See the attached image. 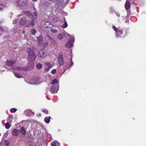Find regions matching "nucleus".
<instances>
[{
    "instance_id": "nucleus-31",
    "label": "nucleus",
    "mask_w": 146,
    "mask_h": 146,
    "mask_svg": "<svg viewBox=\"0 0 146 146\" xmlns=\"http://www.w3.org/2000/svg\"><path fill=\"white\" fill-rule=\"evenodd\" d=\"M31 34L33 35H35L36 32V31L34 29H32L31 30Z\"/></svg>"
},
{
    "instance_id": "nucleus-8",
    "label": "nucleus",
    "mask_w": 146,
    "mask_h": 146,
    "mask_svg": "<svg viewBox=\"0 0 146 146\" xmlns=\"http://www.w3.org/2000/svg\"><path fill=\"white\" fill-rule=\"evenodd\" d=\"M32 81L33 82V84H39L41 83L43 81H42L41 79L38 76H36L32 79ZM31 84H33V83H31Z\"/></svg>"
},
{
    "instance_id": "nucleus-47",
    "label": "nucleus",
    "mask_w": 146,
    "mask_h": 146,
    "mask_svg": "<svg viewBox=\"0 0 146 146\" xmlns=\"http://www.w3.org/2000/svg\"><path fill=\"white\" fill-rule=\"evenodd\" d=\"M66 34H67V35L68 36H70V35L68 33H66Z\"/></svg>"
},
{
    "instance_id": "nucleus-44",
    "label": "nucleus",
    "mask_w": 146,
    "mask_h": 146,
    "mask_svg": "<svg viewBox=\"0 0 146 146\" xmlns=\"http://www.w3.org/2000/svg\"><path fill=\"white\" fill-rule=\"evenodd\" d=\"M22 33L23 34H25V31H22Z\"/></svg>"
},
{
    "instance_id": "nucleus-10",
    "label": "nucleus",
    "mask_w": 146,
    "mask_h": 146,
    "mask_svg": "<svg viewBox=\"0 0 146 146\" xmlns=\"http://www.w3.org/2000/svg\"><path fill=\"white\" fill-rule=\"evenodd\" d=\"M42 27L44 28H49L52 27L53 25L49 22H43L42 23Z\"/></svg>"
},
{
    "instance_id": "nucleus-28",
    "label": "nucleus",
    "mask_w": 146,
    "mask_h": 146,
    "mask_svg": "<svg viewBox=\"0 0 146 146\" xmlns=\"http://www.w3.org/2000/svg\"><path fill=\"white\" fill-rule=\"evenodd\" d=\"M11 127V124L9 122L6 123L5 125V127L7 129H9Z\"/></svg>"
},
{
    "instance_id": "nucleus-49",
    "label": "nucleus",
    "mask_w": 146,
    "mask_h": 146,
    "mask_svg": "<svg viewBox=\"0 0 146 146\" xmlns=\"http://www.w3.org/2000/svg\"><path fill=\"white\" fill-rule=\"evenodd\" d=\"M32 0L33 1H35L36 0Z\"/></svg>"
},
{
    "instance_id": "nucleus-13",
    "label": "nucleus",
    "mask_w": 146,
    "mask_h": 146,
    "mask_svg": "<svg viewBox=\"0 0 146 146\" xmlns=\"http://www.w3.org/2000/svg\"><path fill=\"white\" fill-rule=\"evenodd\" d=\"M58 61L60 65H62L63 64V61L62 56L60 55L58 58Z\"/></svg>"
},
{
    "instance_id": "nucleus-19",
    "label": "nucleus",
    "mask_w": 146,
    "mask_h": 146,
    "mask_svg": "<svg viewBox=\"0 0 146 146\" xmlns=\"http://www.w3.org/2000/svg\"><path fill=\"white\" fill-rule=\"evenodd\" d=\"M130 7V4L129 2L127 0L125 4V7L126 9H129Z\"/></svg>"
},
{
    "instance_id": "nucleus-26",
    "label": "nucleus",
    "mask_w": 146,
    "mask_h": 146,
    "mask_svg": "<svg viewBox=\"0 0 146 146\" xmlns=\"http://www.w3.org/2000/svg\"><path fill=\"white\" fill-rule=\"evenodd\" d=\"M14 74L15 76L17 78H22L21 74L19 73H15Z\"/></svg>"
},
{
    "instance_id": "nucleus-11",
    "label": "nucleus",
    "mask_w": 146,
    "mask_h": 146,
    "mask_svg": "<svg viewBox=\"0 0 146 146\" xmlns=\"http://www.w3.org/2000/svg\"><path fill=\"white\" fill-rule=\"evenodd\" d=\"M38 55L39 57L42 58L45 56V53L42 50H40L38 52Z\"/></svg>"
},
{
    "instance_id": "nucleus-35",
    "label": "nucleus",
    "mask_w": 146,
    "mask_h": 146,
    "mask_svg": "<svg viewBox=\"0 0 146 146\" xmlns=\"http://www.w3.org/2000/svg\"><path fill=\"white\" fill-rule=\"evenodd\" d=\"M42 111L43 112H44L46 114H47L48 113V111L46 109H43L42 110Z\"/></svg>"
},
{
    "instance_id": "nucleus-15",
    "label": "nucleus",
    "mask_w": 146,
    "mask_h": 146,
    "mask_svg": "<svg viewBox=\"0 0 146 146\" xmlns=\"http://www.w3.org/2000/svg\"><path fill=\"white\" fill-rule=\"evenodd\" d=\"M25 113L27 116H29L33 115L34 114V113L32 111L30 110H27L25 111Z\"/></svg>"
},
{
    "instance_id": "nucleus-25",
    "label": "nucleus",
    "mask_w": 146,
    "mask_h": 146,
    "mask_svg": "<svg viewBox=\"0 0 146 146\" xmlns=\"http://www.w3.org/2000/svg\"><path fill=\"white\" fill-rule=\"evenodd\" d=\"M13 119V117L12 116H9L7 117V121L8 122L11 123Z\"/></svg>"
},
{
    "instance_id": "nucleus-43",
    "label": "nucleus",
    "mask_w": 146,
    "mask_h": 146,
    "mask_svg": "<svg viewBox=\"0 0 146 146\" xmlns=\"http://www.w3.org/2000/svg\"><path fill=\"white\" fill-rule=\"evenodd\" d=\"M48 42L47 41L46 42H45L44 43V46H46L48 44Z\"/></svg>"
},
{
    "instance_id": "nucleus-42",
    "label": "nucleus",
    "mask_w": 146,
    "mask_h": 146,
    "mask_svg": "<svg viewBox=\"0 0 146 146\" xmlns=\"http://www.w3.org/2000/svg\"><path fill=\"white\" fill-rule=\"evenodd\" d=\"M3 31V29L0 26V34H1V32Z\"/></svg>"
},
{
    "instance_id": "nucleus-17",
    "label": "nucleus",
    "mask_w": 146,
    "mask_h": 146,
    "mask_svg": "<svg viewBox=\"0 0 146 146\" xmlns=\"http://www.w3.org/2000/svg\"><path fill=\"white\" fill-rule=\"evenodd\" d=\"M70 64L69 65L68 64H66V65L65 67L66 68H65V70H64V72L66 71V70L69 68L70 67H71L73 65V63L72 62V59L70 60Z\"/></svg>"
},
{
    "instance_id": "nucleus-4",
    "label": "nucleus",
    "mask_w": 146,
    "mask_h": 146,
    "mask_svg": "<svg viewBox=\"0 0 146 146\" xmlns=\"http://www.w3.org/2000/svg\"><path fill=\"white\" fill-rule=\"evenodd\" d=\"M74 41V37H71L68 39V42L66 44L65 46L67 48H70L73 46Z\"/></svg>"
},
{
    "instance_id": "nucleus-22",
    "label": "nucleus",
    "mask_w": 146,
    "mask_h": 146,
    "mask_svg": "<svg viewBox=\"0 0 146 146\" xmlns=\"http://www.w3.org/2000/svg\"><path fill=\"white\" fill-rule=\"evenodd\" d=\"M50 116L46 117L44 119V121L46 123H48L50 122Z\"/></svg>"
},
{
    "instance_id": "nucleus-3",
    "label": "nucleus",
    "mask_w": 146,
    "mask_h": 146,
    "mask_svg": "<svg viewBox=\"0 0 146 146\" xmlns=\"http://www.w3.org/2000/svg\"><path fill=\"white\" fill-rule=\"evenodd\" d=\"M112 28L115 31L116 36L120 37L123 33V31L119 27L117 28L115 26H113Z\"/></svg>"
},
{
    "instance_id": "nucleus-7",
    "label": "nucleus",
    "mask_w": 146,
    "mask_h": 146,
    "mask_svg": "<svg viewBox=\"0 0 146 146\" xmlns=\"http://www.w3.org/2000/svg\"><path fill=\"white\" fill-rule=\"evenodd\" d=\"M16 4L18 6L25 7L27 4L26 0H17Z\"/></svg>"
},
{
    "instance_id": "nucleus-34",
    "label": "nucleus",
    "mask_w": 146,
    "mask_h": 146,
    "mask_svg": "<svg viewBox=\"0 0 146 146\" xmlns=\"http://www.w3.org/2000/svg\"><path fill=\"white\" fill-rule=\"evenodd\" d=\"M17 110V109L15 108H12L10 110V112L11 113H15Z\"/></svg>"
},
{
    "instance_id": "nucleus-2",
    "label": "nucleus",
    "mask_w": 146,
    "mask_h": 146,
    "mask_svg": "<svg viewBox=\"0 0 146 146\" xmlns=\"http://www.w3.org/2000/svg\"><path fill=\"white\" fill-rule=\"evenodd\" d=\"M6 64L9 66H11V68L13 69H17L19 71L25 70L26 69L23 68L21 67L15 66L14 67L13 65L15 63V62L14 61H7L6 62Z\"/></svg>"
},
{
    "instance_id": "nucleus-12",
    "label": "nucleus",
    "mask_w": 146,
    "mask_h": 146,
    "mask_svg": "<svg viewBox=\"0 0 146 146\" xmlns=\"http://www.w3.org/2000/svg\"><path fill=\"white\" fill-rule=\"evenodd\" d=\"M11 134L14 136H17L19 135V131L16 129H14L12 130Z\"/></svg>"
},
{
    "instance_id": "nucleus-45",
    "label": "nucleus",
    "mask_w": 146,
    "mask_h": 146,
    "mask_svg": "<svg viewBox=\"0 0 146 146\" xmlns=\"http://www.w3.org/2000/svg\"><path fill=\"white\" fill-rule=\"evenodd\" d=\"M26 35H25L24 36V37L23 38L24 39H27V38H26Z\"/></svg>"
},
{
    "instance_id": "nucleus-24",
    "label": "nucleus",
    "mask_w": 146,
    "mask_h": 146,
    "mask_svg": "<svg viewBox=\"0 0 146 146\" xmlns=\"http://www.w3.org/2000/svg\"><path fill=\"white\" fill-rule=\"evenodd\" d=\"M29 122H28L27 121H25L23 123V125H24V127H25L26 129L27 128V127L29 125Z\"/></svg>"
},
{
    "instance_id": "nucleus-30",
    "label": "nucleus",
    "mask_w": 146,
    "mask_h": 146,
    "mask_svg": "<svg viewBox=\"0 0 146 146\" xmlns=\"http://www.w3.org/2000/svg\"><path fill=\"white\" fill-rule=\"evenodd\" d=\"M68 0H60V2L62 4H64L66 3Z\"/></svg>"
},
{
    "instance_id": "nucleus-6",
    "label": "nucleus",
    "mask_w": 146,
    "mask_h": 146,
    "mask_svg": "<svg viewBox=\"0 0 146 146\" xmlns=\"http://www.w3.org/2000/svg\"><path fill=\"white\" fill-rule=\"evenodd\" d=\"M28 58L29 61L31 62L32 66L33 67L34 66L33 63L32 62L35 61L36 59V56L34 54V53L28 55Z\"/></svg>"
},
{
    "instance_id": "nucleus-16",
    "label": "nucleus",
    "mask_w": 146,
    "mask_h": 146,
    "mask_svg": "<svg viewBox=\"0 0 146 146\" xmlns=\"http://www.w3.org/2000/svg\"><path fill=\"white\" fill-rule=\"evenodd\" d=\"M37 39L40 45H41L43 40L42 36L41 35H40L38 36L37 37Z\"/></svg>"
},
{
    "instance_id": "nucleus-38",
    "label": "nucleus",
    "mask_w": 146,
    "mask_h": 146,
    "mask_svg": "<svg viewBox=\"0 0 146 146\" xmlns=\"http://www.w3.org/2000/svg\"><path fill=\"white\" fill-rule=\"evenodd\" d=\"M56 72V69H54L51 72V73L52 74H54Z\"/></svg>"
},
{
    "instance_id": "nucleus-36",
    "label": "nucleus",
    "mask_w": 146,
    "mask_h": 146,
    "mask_svg": "<svg viewBox=\"0 0 146 146\" xmlns=\"http://www.w3.org/2000/svg\"><path fill=\"white\" fill-rule=\"evenodd\" d=\"M51 31L52 33H56L57 32V30L55 29H51Z\"/></svg>"
},
{
    "instance_id": "nucleus-14",
    "label": "nucleus",
    "mask_w": 146,
    "mask_h": 146,
    "mask_svg": "<svg viewBox=\"0 0 146 146\" xmlns=\"http://www.w3.org/2000/svg\"><path fill=\"white\" fill-rule=\"evenodd\" d=\"M26 129L24 126L21 127L20 130V132L23 135H25L26 134Z\"/></svg>"
},
{
    "instance_id": "nucleus-27",
    "label": "nucleus",
    "mask_w": 146,
    "mask_h": 146,
    "mask_svg": "<svg viewBox=\"0 0 146 146\" xmlns=\"http://www.w3.org/2000/svg\"><path fill=\"white\" fill-rule=\"evenodd\" d=\"M36 67L37 68L40 69L42 67V65L40 63H38L36 65Z\"/></svg>"
},
{
    "instance_id": "nucleus-37",
    "label": "nucleus",
    "mask_w": 146,
    "mask_h": 146,
    "mask_svg": "<svg viewBox=\"0 0 146 146\" xmlns=\"http://www.w3.org/2000/svg\"><path fill=\"white\" fill-rule=\"evenodd\" d=\"M4 5H2V4H0V10H2L4 8Z\"/></svg>"
},
{
    "instance_id": "nucleus-32",
    "label": "nucleus",
    "mask_w": 146,
    "mask_h": 146,
    "mask_svg": "<svg viewBox=\"0 0 146 146\" xmlns=\"http://www.w3.org/2000/svg\"><path fill=\"white\" fill-rule=\"evenodd\" d=\"M9 144V141L5 140L4 141V145L5 146H8Z\"/></svg>"
},
{
    "instance_id": "nucleus-5",
    "label": "nucleus",
    "mask_w": 146,
    "mask_h": 146,
    "mask_svg": "<svg viewBox=\"0 0 146 146\" xmlns=\"http://www.w3.org/2000/svg\"><path fill=\"white\" fill-rule=\"evenodd\" d=\"M45 39L46 41L48 42L49 43H50L52 44H54L56 43V42L49 35H47L45 36Z\"/></svg>"
},
{
    "instance_id": "nucleus-23",
    "label": "nucleus",
    "mask_w": 146,
    "mask_h": 146,
    "mask_svg": "<svg viewBox=\"0 0 146 146\" xmlns=\"http://www.w3.org/2000/svg\"><path fill=\"white\" fill-rule=\"evenodd\" d=\"M52 85H54V86H56V84H58V81L56 79L53 80L51 83Z\"/></svg>"
},
{
    "instance_id": "nucleus-39",
    "label": "nucleus",
    "mask_w": 146,
    "mask_h": 146,
    "mask_svg": "<svg viewBox=\"0 0 146 146\" xmlns=\"http://www.w3.org/2000/svg\"><path fill=\"white\" fill-rule=\"evenodd\" d=\"M33 14L36 17V18L38 17V15H37V13L36 12H34L33 13Z\"/></svg>"
},
{
    "instance_id": "nucleus-9",
    "label": "nucleus",
    "mask_w": 146,
    "mask_h": 146,
    "mask_svg": "<svg viewBox=\"0 0 146 146\" xmlns=\"http://www.w3.org/2000/svg\"><path fill=\"white\" fill-rule=\"evenodd\" d=\"M59 89V84H56V86H52L50 89V92L52 94L56 93L57 92Z\"/></svg>"
},
{
    "instance_id": "nucleus-46",
    "label": "nucleus",
    "mask_w": 146,
    "mask_h": 146,
    "mask_svg": "<svg viewBox=\"0 0 146 146\" xmlns=\"http://www.w3.org/2000/svg\"><path fill=\"white\" fill-rule=\"evenodd\" d=\"M13 23H14H14H15V24L16 23V21H15V20H13Z\"/></svg>"
},
{
    "instance_id": "nucleus-21",
    "label": "nucleus",
    "mask_w": 146,
    "mask_h": 146,
    "mask_svg": "<svg viewBox=\"0 0 146 146\" xmlns=\"http://www.w3.org/2000/svg\"><path fill=\"white\" fill-rule=\"evenodd\" d=\"M51 146H60V143L57 141H54L51 143Z\"/></svg>"
},
{
    "instance_id": "nucleus-48",
    "label": "nucleus",
    "mask_w": 146,
    "mask_h": 146,
    "mask_svg": "<svg viewBox=\"0 0 146 146\" xmlns=\"http://www.w3.org/2000/svg\"><path fill=\"white\" fill-rule=\"evenodd\" d=\"M11 14L12 15L13 14V13H11Z\"/></svg>"
},
{
    "instance_id": "nucleus-40",
    "label": "nucleus",
    "mask_w": 146,
    "mask_h": 146,
    "mask_svg": "<svg viewBox=\"0 0 146 146\" xmlns=\"http://www.w3.org/2000/svg\"><path fill=\"white\" fill-rule=\"evenodd\" d=\"M115 14L117 16V17H119L120 16V15L119 13L118 12H115Z\"/></svg>"
},
{
    "instance_id": "nucleus-20",
    "label": "nucleus",
    "mask_w": 146,
    "mask_h": 146,
    "mask_svg": "<svg viewBox=\"0 0 146 146\" xmlns=\"http://www.w3.org/2000/svg\"><path fill=\"white\" fill-rule=\"evenodd\" d=\"M27 53L28 55H31L34 53V52L33 51V50L30 48H28Z\"/></svg>"
},
{
    "instance_id": "nucleus-18",
    "label": "nucleus",
    "mask_w": 146,
    "mask_h": 146,
    "mask_svg": "<svg viewBox=\"0 0 146 146\" xmlns=\"http://www.w3.org/2000/svg\"><path fill=\"white\" fill-rule=\"evenodd\" d=\"M65 35L64 33H60L58 35V37L59 39H62Z\"/></svg>"
},
{
    "instance_id": "nucleus-29",
    "label": "nucleus",
    "mask_w": 146,
    "mask_h": 146,
    "mask_svg": "<svg viewBox=\"0 0 146 146\" xmlns=\"http://www.w3.org/2000/svg\"><path fill=\"white\" fill-rule=\"evenodd\" d=\"M45 65L46 66H47V67H48V68H51L52 67V65H51V64H50V63H49V62H46L45 63Z\"/></svg>"
},
{
    "instance_id": "nucleus-1",
    "label": "nucleus",
    "mask_w": 146,
    "mask_h": 146,
    "mask_svg": "<svg viewBox=\"0 0 146 146\" xmlns=\"http://www.w3.org/2000/svg\"><path fill=\"white\" fill-rule=\"evenodd\" d=\"M25 14L24 15L20 14L17 15L18 17H23L22 18L20 19L19 18L18 20L20 25H23L26 24L28 26L29 25H31L32 26H33L35 25V21L33 20H31V21L27 19V17L31 18L32 19L33 18V16L31 14V13L29 11H25Z\"/></svg>"
},
{
    "instance_id": "nucleus-33",
    "label": "nucleus",
    "mask_w": 146,
    "mask_h": 146,
    "mask_svg": "<svg viewBox=\"0 0 146 146\" xmlns=\"http://www.w3.org/2000/svg\"><path fill=\"white\" fill-rule=\"evenodd\" d=\"M68 24L66 22H64L63 25L62 26V27L63 28H65L67 27Z\"/></svg>"
},
{
    "instance_id": "nucleus-41",
    "label": "nucleus",
    "mask_w": 146,
    "mask_h": 146,
    "mask_svg": "<svg viewBox=\"0 0 146 146\" xmlns=\"http://www.w3.org/2000/svg\"><path fill=\"white\" fill-rule=\"evenodd\" d=\"M50 68H48V67L47 68H46L45 69V71L46 72H48V71L49 70H50Z\"/></svg>"
}]
</instances>
